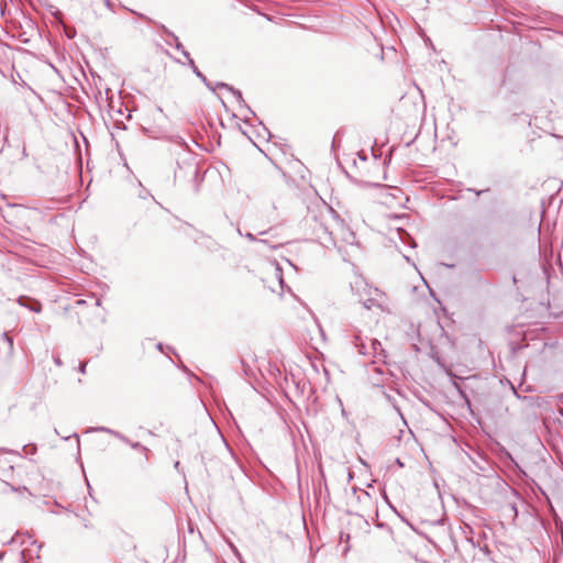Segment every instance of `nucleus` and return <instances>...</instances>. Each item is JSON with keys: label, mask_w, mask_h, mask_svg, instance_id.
Wrapping results in <instances>:
<instances>
[{"label": "nucleus", "mask_w": 563, "mask_h": 563, "mask_svg": "<svg viewBox=\"0 0 563 563\" xmlns=\"http://www.w3.org/2000/svg\"><path fill=\"white\" fill-rule=\"evenodd\" d=\"M351 289L358 297L360 302L367 310L377 308L385 310L386 295L378 288L368 286L361 277L351 283Z\"/></svg>", "instance_id": "f257e3e1"}, {"label": "nucleus", "mask_w": 563, "mask_h": 563, "mask_svg": "<svg viewBox=\"0 0 563 563\" xmlns=\"http://www.w3.org/2000/svg\"><path fill=\"white\" fill-rule=\"evenodd\" d=\"M176 144L180 148L176 176L181 175L184 168H186L189 174L196 176L198 169L194 154L189 151L188 145L183 140H179Z\"/></svg>", "instance_id": "f03ea898"}, {"label": "nucleus", "mask_w": 563, "mask_h": 563, "mask_svg": "<svg viewBox=\"0 0 563 563\" xmlns=\"http://www.w3.org/2000/svg\"><path fill=\"white\" fill-rule=\"evenodd\" d=\"M379 361H373L372 365L367 368V374L369 380L375 386H380L387 380L388 369L385 365V361L383 364L378 365Z\"/></svg>", "instance_id": "7ed1b4c3"}, {"label": "nucleus", "mask_w": 563, "mask_h": 563, "mask_svg": "<svg viewBox=\"0 0 563 563\" xmlns=\"http://www.w3.org/2000/svg\"><path fill=\"white\" fill-rule=\"evenodd\" d=\"M314 233L317 238L319 239L320 243L322 244H329L334 243L333 238V229L330 228L328 224L323 222H317V225L314 227Z\"/></svg>", "instance_id": "20e7f679"}, {"label": "nucleus", "mask_w": 563, "mask_h": 563, "mask_svg": "<svg viewBox=\"0 0 563 563\" xmlns=\"http://www.w3.org/2000/svg\"><path fill=\"white\" fill-rule=\"evenodd\" d=\"M368 343H371V352L375 361L384 362L386 358V354L384 349L382 347V343L376 339H368Z\"/></svg>", "instance_id": "39448f33"}, {"label": "nucleus", "mask_w": 563, "mask_h": 563, "mask_svg": "<svg viewBox=\"0 0 563 563\" xmlns=\"http://www.w3.org/2000/svg\"><path fill=\"white\" fill-rule=\"evenodd\" d=\"M353 344L360 354L365 356L372 355L371 343L367 345L366 340H364L360 334L354 335Z\"/></svg>", "instance_id": "423d86ee"}, {"label": "nucleus", "mask_w": 563, "mask_h": 563, "mask_svg": "<svg viewBox=\"0 0 563 563\" xmlns=\"http://www.w3.org/2000/svg\"><path fill=\"white\" fill-rule=\"evenodd\" d=\"M183 55L188 60V65L190 66V68L195 73V75L198 78H200L209 88H211L210 84L207 81L206 76L198 69V67L196 66L194 59L190 57L189 53L187 51H183Z\"/></svg>", "instance_id": "0eeeda50"}, {"label": "nucleus", "mask_w": 563, "mask_h": 563, "mask_svg": "<svg viewBox=\"0 0 563 563\" xmlns=\"http://www.w3.org/2000/svg\"><path fill=\"white\" fill-rule=\"evenodd\" d=\"M104 431L107 432H110L111 434H113L114 437H117L119 440H121L122 442L126 443L128 445H130L132 449H140L142 451H147V449L145 446H143L140 442H132L130 441L125 435L119 433V432H115V431H111L109 429H103Z\"/></svg>", "instance_id": "6e6552de"}, {"label": "nucleus", "mask_w": 563, "mask_h": 563, "mask_svg": "<svg viewBox=\"0 0 563 563\" xmlns=\"http://www.w3.org/2000/svg\"><path fill=\"white\" fill-rule=\"evenodd\" d=\"M25 300L26 299L24 297H20L18 302L20 306H23L34 312H40L42 310V305L38 301L33 300L31 305H27Z\"/></svg>", "instance_id": "1a4fd4ad"}, {"label": "nucleus", "mask_w": 563, "mask_h": 563, "mask_svg": "<svg viewBox=\"0 0 563 563\" xmlns=\"http://www.w3.org/2000/svg\"><path fill=\"white\" fill-rule=\"evenodd\" d=\"M218 87L225 88V89L230 90L240 103H244L241 91L235 90L233 87H230L229 85L223 84V82L218 84Z\"/></svg>", "instance_id": "9d476101"}, {"label": "nucleus", "mask_w": 563, "mask_h": 563, "mask_svg": "<svg viewBox=\"0 0 563 563\" xmlns=\"http://www.w3.org/2000/svg\"><path fill=\"white\" fill-rule=\"evenodd\" d=\"M357 500H358V503H361L365 506L372 504L371 495L366 490H363V489L360 490V494L357 495Z\"/></svg>", "instance_id": "9b49d317"}, {"label": "nucleus", "mask_w": 563, "mask_h": 563, "mask_svg": "<svg viewBox=\"0 0 563 563\" xmlns=\"http://www.w3.org/2000/svg\"><path fill=\"white\" fill-rule=\"evenodd\" d=\"M173 40L175 41V47L183 53V51H186L183 46V44L178 41V37L174 34H170Z\"/></svg>", "instance_id": "f8f14e48"}, {"label": "nucleus", "mask_w": 563, "mask_h": 563, "mask_svg": "<svg viewBox=\"0 0 563 563\" xmlns=\"http://www.w3.org/2000/svg\"><path fill=\"white\" fill-rule=\"evenodd\" d=\"M328 216L331 218L335 225H341V222L335 218L332 209L329 210Z\"/></svg>", "instance_id": "ddd939ff"}, {"label": "nucleus", "mask_w": 563, "mask_h": 563, "mask_svg": "<svg viewBox=\"0 0 563 563\" xmlns=\"http://www.w3.org/2000/svg\"><path fill=\"white\" fill-rule=\"evenodd\" d=\"M86 366H87V362H82V363H80V365H79V372H80L81 374H85V373H86Z\"/></svg>", "instance_id": "4468645a"}, {"label": "nucleus", "mask_w": 563, "mask_h": 563, "mask_svg": "<svg viewBox=\"0 0 563 563\" xmlns=\"http://www.w3.org/2000/svg\"><path fill=\"white\" fill-rule=\"evenodd\" d=\"M54 363H55L57 366H62V364H63V363H62V360H60L58 356L54 357Z\"/></svg>", "instance_id": "2eb2a0df"}, {"label": "nucleus", "mask_w": 563, "mask_h": 563, "mask_svg": "<svg viewBox=\"0 0 563 563\" xmlns=\"http://www.w3.org/2000/svg\"><path fill=\"white\" fill-rule=\"evenodd\" d=\"M246 239H249L250 241H255V236L252 234V233H247L246 235Z\"/></svg>", "instance_id": "dca6fc26"}, {"label": "nucleus", "mask_w": 563, "mask_h": 563, "mask_svg": "<svg viewBox=\"0 0 563 563\" xmlns=\"http://www.w3.org/2000/svg\"><path fill=\"white\" fill-rule=\"evenodd\" d=\"M8 207H10V208H16V207H22V205H18V203H8Z\"/></svg>", "instance_id": "f3484780"}, {"label": "nucleus", "mask_w": 563, "mask_h": 563, "mask_svg": "<svg viewBox=\"0 0 563 563\" xmlns=\"http://www.w3.org/2000/svg\"><path fill=\"white\" fill-rule=\"evenodd\" d=\"M104 3H106V5H107L108 8H110V7H111V1H110V0H104Z\"/></svg>", "instance_id": "a211bd4d"}, {"label": "nucleus", "mask_w": 563, "mask_h": 563, "mask_svg": "<svg viewBox=\"0 0 563 563\" xmlns=\"http://www.w3.org/2000/svg\"><path fill=\"white\" fill-rule=\"evenodd\" d=\"M7 339H8L9 343H10V345H12V340L9 339L8 336H7Z\"/></svg>", "instance_id": "6ab92c4d"}, {"label": "nucleus", "mask_w": 563, "mask_h": 563, "mask_svg": "<svg viewBox=\"0 0 563 563\" xmlns=\"http://www.w3.org/2000/svg\"><path fill=\"white\" fill-rule=\"evenodd\" d=\"M2 556H3V553H0V560L2 559Z\"/></svg>", "instance_id": "aec40b11"}]
</instances>
